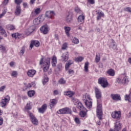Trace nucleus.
<instances>
[{
  "label": "nucleus",
  "instance_id": "obj_14",
  "mask_svg": "<svg viewBox=\"0 0 131 131\" xmlns=\"http://www.w3.org/2000/svg\"><path fill=\"white\" fill-rule=\"evenodd\" d=\"M95 95L96 98L99 100L101 98H102V94L101 93V91L98 88H95Z\"/></svg>",
  "mask_w": 131,
  "mask_h": 131
},
{
  "label": "nucleus",
  "instance_id": "obj_11",
  "mask_svg": "<svg viewBox=\"0 0 131 131\" xmlns=\"http://www.w3.org/2000/svg\"><path fill=\"white\" fill-rule=\"evenodd\" d=\"M39 41L38 40H32L30 45V50H32V48H33L34 46L37 47H39Z\"/></svg>",
  "mask_w": 131,
  "mask_h": 131
},
{
  "label": "nucleus",
  "instance_id": "obj_27",
  "mask_svg": "<svg viewBox=\"0 0 131 131\" xmlns=\"http://www.w3.org/2000/svg\"><path fill=\"white\" fill-rule=\"evenodd\" d=\"M97 15V20H100L101 19V17H104V13H103L102 11H100V10L98 11Z\"/></svg>",
  "mask_w": 131,
  "mask_h": 131
},
{
  "label": "nucleus",
  "instance_id": "obj_32",
  "mask_svg": "<svg viewBox=\"0 0 131 131\" xmlns=\"http://www.w3.org/2000/svg\"><path fill=\"white\" fill-rule=\"evenodd\" d=\"M6 28L8 30H15V29H16V28H15L14 26L12 25H8L6 26Z\"/></svg>",
  "mask_w": 131,
  "mask_h": 131
},
{
  "label": "nucleus",
  "instance_id": "obj_44",
  "mask_svg": "<svg viewBox=\"0 0 131 131\" xmlns=\"http://www.w3.org/2000/svg\"><path fill=\"white\" fill-rule=\"evenodd\" d=\"M62 63H59L58 64H57V69L58 71H61V70H62Z\"/></svg>",
  "mask_w": 131,
  "mask_h": 131
},
{
  "label": "nucleus",
  "instance_id": "obj_35",
  "mask_svg": "<svg viewBox=\"0 0 131 131\" xmlns=\"http://www.w3.org/2000/svg\"><path fill=\"white\" fill-rule=\"evenodd\" d=\"M11 36H12L13 38H14V39H17V38L19 39V38H20V35H19V33H18L12 34Z\"/></svg>",
  "mask_w": 131,
  "mask_h": 131
},
{
  "label": "nucleus",
  "instance_id": "obj_58",
  "mask_svg": "<svg viewBox=\"0 0 131 131\" xmlns=\"http://www.w3.org/2000/svg\"><path fill=\"white\" fill-rule=\"evenodd\" d=\"M88 2L91 5H94L95 4V0H88Z\"/></svg>",
  "mask_w": 131,
  "mask_h": 131
},
{
  "label": "nucleus",
  "instance_id": "obj_51",
  "mask_svg": "<svg viewBox=\"0 0 131 131\" xmlns=\"http://www.w3.org/2000/svg\"><path fill=\"white\" fill-rule=\"evenodd\" d=\"M124 10L125 12H128V13H131V8L130 7H126L124 9Z\"/></svg>",
  "mask_w": 131,
  "mask_h": 131
},
{
  "label": "nucleus",
  "instance_id": "obj_16",
  "mask_svg": "<svg viewBox=\"0 0 131 131\" xmlns=\"http://www.w3.org/2000/svg\"><path fill=\"white\" fill-rule=\"evenodd\" d=\"M36 73V71L35 70H29L27 72V75L29 77H33Z\"/></svg>",
  "mask_w": 131,
  "mask_h": 131
},
{
  "label": "nucleus",
  "instance_id": "obj_49",
  "mask_svg": "<svg viewBox=\"0 0 131 131\" xmlns=\"http://www.w3.org/2000/svg\"><path fill=\"white\" fill-rule=\"evenodd\" d=\"M34 13H35L36 15H38V14H39V13H40V8H37L35 9Z\"/></svg>",
  "mask_w": 131,
  "mask_h": 131
},
{
  "label": "nucleus",
  "instance_id": "obj_57",
  "mask_svg": "<svg viewBox=\"0 0 131 131\" xmlns=\"http://www.w3.org/2000/svg\"><path fill=\"white\" fill-rule=\"evenodd\" d=\"M59 94V91L58 90H54L53 91V95L54 96H57V95Z\"/></svg>",
  "mask_w": 131,
  "mask_h": 131
},
{
  "label": "nucleus",
  "instance_id": "obj_64",
  "mask_svg": "<svg viewBox=\"0 0 131 131\" xmlns=\"http://www.w3.org/2000/svg\"><path fill=\"white\" fill-rule=\"evenodd\" d=\"M10 66H11V67H13V66H14V62L11 61V62L10 63Z\"/></svg>",
  "mask_w": 131,
  "mask_h": 131
},
{
  "label": "nucleus",
  "instance_id": "obj_26",
  "mask_svg": "<svg viewBox=\"0 0 131 131\" xmlns=\"http://www.w3.org/2000/svg\"><path fill=\"white\" fill-rule=\"evenodd\" d=\"M106 73L110 75V76H114L115 75V72L114 70L111 69L107 71Z\"/></svg>",
  "mask_w": 131,
  "mask_h": 131
},
{
  "label": "nucleus",
  "instance_id": "obj_15",
  "mask_svg": "<svg viewBox=\"0 0 131 131\" xmlns=\"http://www.w3.org/2000/svg\"><path fill=\"white\" fill-rule=\"evenodd\" d=\"M111 97L114 101H120V95L118 94H112Z\"/></svg>",
  "mask_w": 131,
  "mask_h": 131
},
{
  "label": "nucleus",
  "instance_id": "obj_50",
  "mask_svg": "<svg viewBox=\"0 0 131 131\" xmlns=\"http://www.w3.org/2000/svg\"><path fill=\"white\" fill-rule=\"evenodd\" d=\"M74 121L77 124H80V120L78 118H75Z\"/></svg>",
  "mask_w": 131,
  "mask_h": 131
},
{
  "label": "nucleus",
  "instance_id": "obj_12",
  "mask_svg": "<svg viewBox=\"0 0 131 131\" xmlns=\"http://www.w3.org/2000/svg\"><path fill=\"white\" fill-rule=\"evenodd\" d=\"M47 109H48V105H47V104H44L40 108H38V112L43 114L45 111H47Z\"/></svg>",
  "mask_w": 131,
  "mask_h": 131
},
{
  "label": "nucleus",
  "instance_id": "obj_54",
  "mask_svg": "<svg viewBox=\"0 0 131 131\" xmlns=\"http://www.w3.org/2000/svg\"><path fill=\"white\" fill-rule=\"evenodd\" d=\"M82 26H83V24L81 23L78 26V29L79 30H82Z\"/></svg>",
  "mask_w": 131,
  "mask_h": 131
},
{
  "label": "nucleus",
  "instance_id": "obj_18",
  "mask_svg": "<svg viewBox=\"0 0 131 131\" xmlns=\"http://www.w3.org/2000/svg\"><path fill=\"white\" fill-rule=\"evenodd\" d=\"M77 108H78L80 111H85L86 109L83 106L82 103L80 102L77 103Z\"/></svg>",
  "mask_w": 131,
  "mask_h": 131
},
{
  "label": "nucleus",
  "instance_id": "obj_45",
  "mask_svg": "<svg viewBox=\"0 0 131 131\" xmlns=\"http://www.w3.org/2000/svg\"><path fill=\"white\" fill-rule=\"evenodd\" d=\"M23 2V0H14V3L17 5V6H20V4H21Z\"/></svg>",
  "mask_w": 131,
  "mask_h": 131
},
{
  "label": "nucleus",
  "instance_id": "obj_20",
  "mask_svg": "<svg viewBox=\"0 0 131 131\" xmlns=\"http://www.w3.org/2000/svg\"><path fill=\"white\" fill-rule=\"evenodd\" d=\"M84 16L83 14L80 15L77 18L79 23H84Z\"/></svg>",
  "mask_w": 131,
  "mask_h": 131
},
{
  "label": "nucleus",
  "instance_id": "obj_9",
  "mask_svg": "<svg viewBox=\"0 0 131 131\" xmlns=\"http://www.w3.org/2000/svg\"><path fill=\"white\" fill-rule=\"evenodd\" d=\"M117 82L119 83H123V84H127L128 83V81H129V80H128V78H127V76H125L123 77L122 79L118 78L117 79Z\"/></svg>",
  "mask_w": 131,
  "mask_h": 131
},
{
  "label": "nucleus",
  "instance_id": "obj_4",
  "mask_svg": "<svg viewBox=\"0 0 131 131\" xmlns=\"http://www.w3.org/2000/svg\"><path fill=\"white\" fill-rule=\"evenodd\" d=\"M102 115H103V111H102V104H98L97 107V116L99 120L102 119Z\"/></svg>",
  "mask_w": 131,
  "mask_h": 131
},
{
  "label": "nucleus",
  "instance_id": "obj_43",
  "mask_svg": "<svg viewBox=\"0 0 131 131\" xmlns=\"http://www.w3.org/2000/svg\"><path fill=\"white\" fill-rule=\"evenodd\" d=\"M75 61L76 62H81V61H82V60H83V57H81V56H79L78 57H77V58H75Z\"/></svg>",
  "mask_w": 131,
  "mask_h": 131
},
{
  "label": "nucleus",
  "instance_id": "obj_31",
  "mask_svg": "<svg viewBox=\"0 0 131 131\" xmlns=\"http://www.w3.org/2000/svg\"><path fill=\"white\" fill-rule=\"evenodd\" d=\"M64 29L65 30V32L66 33L67 35L68 36H69V35H70L69 34V31H70V30H71V28H70V27H64Z\"/></svg>",
  "mask_w": 131,
  "mask_h": 131
},
{
  "label": "nucleus",
  "instance_id": "obj_17",
  "mask_svg": "<svg viewBox=\"0 0 131 131\" xmlns=\"http://www.w3.org/2000/svg\"><path fill=\"white\" fill-rule=\"evenodd\" d=\"M121 129V123L119 122H117L115 123L114 130L115 131H119Z\"/></svg>",
  "mask_w": 131,
  "mask_h": 131
},
{
  "label": "nucleus",
  "instance_id": "obj_42",
  "mask_svg": "<svg viewBox=\"0 0 131 131\" xmlns=\"http://www.w3.org/2000/svg\"><path fill=\"white\" fill-rule=\"evenodd\" d=\"M59 83L60 84H65V83H66V80H65L63 78H61L59 81H58Z\"/></svg>",
  "mask_w": 131,
  "mask_h": 131
},
{
  "label": "nucleus",
  "instance_id": "obj_47",
  "mask_svg": "<svg viewBox=\"0 0 131 131\" xmlns=\"http://www.w3.org/2000/svg\"><path fill=\"white\" fill-rule=\"evenodd\" d=\"M25 52V48L24 47H23L20 50V51L19 52V54L21 56H23V55H24Z\"/></svg>",
  "mask_w": 131,
  "mask_h": 131
},
{
  "label": "nucleus",
  "instance_id": "obj_29",
  "mask_svg": "<svg viewBox=\"0 0 131 131\" xmlns=\"http://www.w3.org/2000/svg\"><path fill=\"white\" fill-rule=\"evenodd\" d=\"M52 65L53 67H56L57 65V57L54 56L52 59Z\"/></svg>",
  "mask_w": 131,
  "mask_h": 131
},
{
  "label": "nucleus",
  "instance_id": "obj_52",
  "mask_svg": "<svg viewBox=\"0 0 131 131\" xmlns=\"http://www.w3.org/2000/svg\"><path fill=\"white\" fill-rule=\"evenodd\" d=\"M67 49V43H64L62 45V50H66Z\"/></svg>",
  "mask_w": 131,
  "mask_h": 131
},
{
  "label": "nucleus",
  "instance_id": "obj_5",
  "mask_svg": "<svg viewBox=\"0 0 131 131\" xmlns=\"http://www.w3.org/2000/svg\"><path fill=\"white\" fill-rule=\"evenodd\" d=\"M68 59H69V54L68 52H66L61 55L60 57V61L63 63H66L68 61Z\"/></svg>",
  "mask_w": 131,
  "mask_h": 131
},
{
  "label": "nucleus",
  "instance_id": "obj_61",
  "mask_svg": "<svg viewBox=\"0 0 131 131\" xmlns=\"http://www.w3.org/2000/svg\"><path fill=\"white\" fill-rule=\"evenodd\" d=\"M4 123V119L3 118L0 119V125H2Z\"/></svg>",
  "mask_w": 131,
  "mask_h": 131
},
{
  "label": "nucleus",
  "instance_id": "obj_41",
  "mask_svg": "<svg viewBox=\"0 0 131 131\" xmlns=\"http://www.w3.org/2000/svg\"><path fill=\"white\" fill-rule=\"evenodd\" d=\"M11 75L12 77H16L18 75V73L16 71H13L11 74Z\"/></svg>",
  "mask_w": 131,
  "mask_h": 131
},
{
  "label": "nucleus",
  "instance_id": "obj_22",
  "mask_svg": "<svg viewBox=\"0 0 131 131\" xmlns=\"http://www.w3.org/2000/svg\"><path fill=\"white\" fill-rule=\"evenodd\" d=\"M66 20L67 23H70L72 21V14L70 13H68V15L66 17Z\"/></svg>",
  "mask_w": 131,
  "mask_h": 131
},
{
  "label": "nucleus",
  "instance_id": "obj_6",
  "mask_svg": "<svg viewBox=\"0 0 131 131\" xmlns=\"http://www.w3.org/2000/svg\"><path fill=\"white\" fill-rule=\"evenodd\" d=\"M58 114H71V110L69 107L61 108L57 112Z\"/></svg>",
  "mask_w": 131,
  "mask_h": 131
},
{
  "label": "nucleus",
  "instance_id": "obj_38",
  "mask_svg": "<svg viewBox=\"0 0 131 131\" xmlns=\"http://www.w3.org/2000/svg\"><path fill=\"white\" fill-rule=\"evenodd\" d=\"M100 55L98 54H96V57H95V62L96 63H99V62H100Z\"/></svg>",
  "mask_w": 131,
  "mask_h": 131
},
{
  "label": "nucleus",
  "instance_id": "obj_59",
  "mask_svg": "<svg viewBox=\"0 0 131 131\" xmlns=\"http://www.w3.org/2000/svg\"><path fill=\"white\" fill-rule=\"evenodd\" d=\"M74 73V71L73 70H69V74H73Z\"/></svg>",
  "mask_w": 131,
  "mask_h": 131
},
{
  "label": "nucleus",
  "instance_id": "obj_33",
  "mask_svg": "<svg viewBox=\"0 0 131 131\" xmlns=\"http://www.w3.org/2000/svg\"><path fill=\"white\" fill-rule=\"evenodd\" d=\"M27 94L28 96L31 98V97H33V96L35 95V92H34V91L33 90H31V91H28Z\"/></svg>",
  "mask_w": 131,
  "mask_h": 131
},
{
  "label": "nucleus",
  "instance_id": "obj_10",
  "mask_svg": "<svg viewBox=\"0 0 131 131\" xmlns=\"http://www.w3.org/2000/svg\"><path fill=\"white\" fill-rule=\"evenodd\" d=\"M9 101H10V96L7 95L4 99L1 100V106L2 107H5L7 105V102H9Z\"/></svg>",
  "mask_w": 131,
  "mask_h": 131
},
{
  "label": "nucleus",
  "instance_id": "obj_30",
  "mask_svg": "<svg viewBox=\"0 0 131 131\" xmlns=\"http://www.w3.org/2000/svg\"><path fill=\"white\" fill-rule=\"evenodd\" d=\"M0 33L2 35H4L5 37H7V33L6 32V30L0 26Z\"/></svg>",
  "mask_w": 131,
  "mask_h": 131
},
{
  "label": "nucleus",
  "instance_id": "obj_36",
  "mask_svg": "<svg viewBox=\"0 0 131 131\" xmlns=\"http://www.w3.org/2000/svg\"><path fill=\"white\" fill-rule=\"evenodd\" d=\"M34 31V28L33 27H30L27 30V33H32Z\"/></svg>",
  "mask_w": 131,
  "mask_h": 131
},
{
  "label": "nucleus",
  "instance_id": "obj_8",
  "mask_svg": "<svg viewBox=\"0 0 131 131\" xmlns=\"http://www.w3.org/2000/svg\"><path fill=\"white\" fill-rule=\"evenodd\" d=\"M40 30L43 34H48L50 30V28L48 25H45L41 27Z\"/></svg>",
  "mask_w": 131,
  "mask_h": 131
},
{
  "label": "nucleus",
  "instance_id": "obj_1",
  "mask_svg": "<svg viewBox=\"0 0 131 131\" xmlns=\"http://www.w3.org/2000/svg\"><path fill=\"white\" fill-rule=\"evenodd\" d=\"M91 96L86 93L85 95L83 96L82 101L85 103V105L88 109H91L93 107L92 102L91 101Z\"/></svg>",
  "mask_w": 131,
  "mask_h": 131
},
{
  "label": "nucleus",
  "instance_id": "obj_25",
  "mask_svg": "<svg viewBox=\"0 0 131 131\" xmlns=\"http://www.w3.org/2000/svg\"><path fill=\"white\" fill-rule=\"evenodd\" d=\"M50 107L51 108H53L56 105L57 103V100L56 99H51L50 101Z\"/></svg>",
  "mask_w": 131,
  "mask_h": 131
},
{
  "label": "nucleus",
  "instance_id": "obj_19",
  "mask_svg": "<svg viewBox=\"0 0 131 131\" xmlns=\"http://www.w3.org/2000/svg\"><path fill=\"white\" fill-rule=\"evenodd\" d=\"M112 117L113 118H120V112H115L112 114Z\"/></svg>",
  "mask_w": 131,
  "mask_h": 131
},
{
  "label": "nucleus",
  "instance_id": "obj_3",
  "mask_svg": "<svg viewBox=\"0 0 131 131\" xmlns=\"http://www.w3.org/2000/svg\"><path fill=\"white\" fill-rule=\"evenodd\" d=\"M98 82L102 88H107L108 86V81L105 78L100 77L98 79Z\"/></svg>",
  "mask_w": 131,
  "mask_h": 131
},
{
  "label": "nucleus",
  "instance_id": "obj_55",
  "mask_svg": "<svg viewBox=\"0 0 131 131\" xmlns=\"http://www.w3.org/2000/svg\"><path fill=\"white\" fill-rule=\"evenodd\" d=\"M7 13V10H5L2 14H0V18H2L3 16H4Z\"/></svg>",
  "mask_w": 131,
  "mask_h": 131
},
{
  "label": "nucleus",
  "instance_id": "obj_23",
  "mask_svg": "<svg viewBox=\"0 0 131 131\" xmlns=\"http://www.w3.org/2000/svg\"><path fill=\"white\" fill-rule=\"evenodd\" d=\"M73 63V61L71 60H69L68 61L65 65V69L66 70H68L69 69V67H70V65Z\"/></svg>",
  "mask_w": 131,
  "mask_h": 131
},
{
  "label": "nucleus",
  "instance_id": "obj_24",
  "mask_svg": "<svg viewBox=\"0 0 131 131\" xmlns=\"http://www.w3.org/2000/svg\"><path fill=\"white\" fill-rule=\"evenodd\" d=\"M74 94L75 93L72 91H66L64 92V95H65V96H68V97H69L70 98H71L72 96H74Z\"/></svg>",
  "mask_w": 131,
  "mask_h": 131
},
{
  "label": "nucleus",
  "instance_id": "obj_13",
  "mask_svg": "<svg viewBox=\"0 0 131 131\" xmlns=\"http://www.w3.org/2000/svg\"><path fill=\"white\" fill-rule=\"evenodd\" d=\"M55 12L52 11H46L45 14V17L46 18H53L55 16Z\"/></svg>",
  "mask_w": 131,
  "mask_h": 131
},
{
  "label": "nucleus",
  "instance_id": "obj_40",
  "mask_svg": "<svg viewBox=\"0 0 131 131\" xmlns=\"http://www.w3.org/2000/svg\"><path fill=\"white\" fill-rule=\"evenodd\" d=\"M73 43H75V45H77V43H79V40L77 39L76 37H74L72 40Z\"/></svg>",
  "mask_w": 131,
  "mask_h": 131
},
{
  "label": "nucleus",
  "instance_id": "obj_37",
  "mask_svg": "<svg viewBox=\"0 0 131 131\" xmlns=\"http://www.w3.org/2000/svg\"><path fill=\"white\" fill-rule=\"evenodd\" d=\"M33 23L34 25H38V24H40V20H39L38 18H35L34 20H33Z\"/></svg>",
  "mask_w": 131,
  "mask_h": 131
},
{
  "label": "nucleus",
  "instance_id": "obj_48",
  "mask_svg": "<svg viewBox=\"0 0 131 131\" xmlns=\"http://www.w3.org/2000/svg\"><path fill=\"white\" fill-rule=\"evenodd\" d=\"M48 81H49V78H48V77H45L42 81L43 84H46V83L48 82Z\"/></svg>",
  "mask_w": 131,
  "mask_h": 131
},
{
  "label": "nucleus",
  "instance_id": "obj_39",
  "mask_svg": "<svg viewBox=\"0 0 131 131\" xmlns=\"http://www.w3.org/2000/svg\"><path fill=\"white\" fill-rule=\"evenodd\" d=\"M84 71L88 72L89 71V62H86L84 64Z\"/></svg>",
  "mask_w": 131,
  "mask_h": 131
},
{
  "label": "nucleus",
  "instance_id": "obj_60",
  "mask_svg": "<svg viewBox=\"0 0 131 131\" xmlns=\"http://www.w3.org/2000/svg\"><path fill=\"white\" fill-rule=\"evenodd\" d=\"M9 3V0H4L3 4L7 5Z\"/></svg>",
  "mask_w": 131,
  "mask_h": 131
},
{
  "label": "nucleus",
  "instance_id": "obj_53",
  "mask_svg": "<svg viewBox=\"0 0 131 131\" xmlns=\"http://www.w3.org/2000/svg\"><path fill=\"white\" fill-rule=\"evenodd\" d=\"M75 11L76 12V13H80V12H81V10H80V9H79V8L78 7H76L75 8Z\"/></svg>",
  "mask_w": 131,
  "mask_h": 131
},
{
  "label": "nucleus",
  "instance_id": "obj_46",
  "mask_svg": "<svg viewBox=\"0 0 131 131\" xmlns=\"http://www.w3.org/2000/svg\"><path fill=\"white\" fill-rule=\"evenodd\" d=\"M25 109L27 110H31V106H30V103H27L26 106H25Z\"/></svg>",
  "mask_w": 131,
  "mask_h": 131
},
{
  "label": "nucleus",
  "instance_id": "obj_56",
  "mask_svg": "<svg viewBox=\"0 0 131 131\" xmlns=\"http://www.w3.org/2000/svg\"><path fill=\"white\" fill-rule=\"evenodd\" d=\"M5 89H6V85H3L0 87V92H4V91H5Z\"/></svg>",
  "mask_w": 131,
  "mask_h": 131
},
{
  "label": "nucleus",
  "instance_id": "obj_2",
  "mask_svg": "<svg viewBox=\"0 0 131 131\" xmlns=\"http://www.w3.org/2000/svg\"><path fill=\"white\" fill-rule=\"evenodd\" d=\"M50 58H48L45 61L43 62V58H41L40 60L39 64L40 65H41L43 64V66H44L43 68V70L44 72H47L49 69V67H50Z\"/></svg>",
  "mask_w": 131,
  "mask_h": 131
},
{
  "label": "nucleus",
  "instance_id": "obj_7",
  "mask_svg": "<svg viewBox=\"0 0 131 131\" xmlns=\"http://www.w3.org/2000/svg\"><path fill=\"white\" fill-rule=\"evenodd\" d=\"M28 112L31 122L34 124V125H37V124H38V120L37 119L33 116L32 113L29 112V111H28Z\"/></svg>",
  "mask_w": 131,
  "mask_h": 131
},
{
  "label": "nucleus",
  "instance_id": "obj_34",
  "mask_svg": "<svg viewBox=\"0 0 131 131\" xmlns=\"http://www.w3.org/2000/svg\"><path fill=\"white\" fill-rule=\"evenodd\" d=\"M80 116L81 117H84L86 115V112H88V110H86V108L85 111H80Z\"/></svg>",
  "mask_w": 131,
  "mask_h": 131
},
{
  "label": "nucleus",
  "instance_id": "obj_62",
  "mask_svg": "<svg viewBox=\"0 0 131 131\" xmlns=\"http://www.w3.org/2000/svg\"><path fill=\"white\" fill-rule=\"evenodd\" d=\"M0 50L2 51H5V48L2 45H0Z\"/></svg>",
  "mask_w": 131,
  "mask_h": 131
},
{
  "label": "nucleus",
  "instance_id": "obj_28",
  "mask_svg": "<svg viewBox=\"0 0 131 131\" xmlns=\"http://www.w3.org/2000/svg\"><path fill=\"white\" fill-rule=\"evenodd\" d=\"M111 47H112L113 50H116V51H117V45H116L115 41L113 40V39H112V43Z\"/></svg>",
  "mask_w": 131,
  "mask_h": 131
},
{
  "label": "nucleus",
  "instance_id": "obj_63",
  "mask_svg": "<svg viewBox=\"0 0 131 131\" xmlns=\"http://www.w3.org/2000/svg\"><path fill=\"white\" fill-rule=\"evenodd\" d=\"M36 0H30V5H33L34 4V2H35Z\"/></svg>",
  "mask_w": 131,
  "mask_h": 131
},
{
  "label": "nucleus",
  "instance_id": "obj_21",
  "mask_svg": "<svg viewBox=\"0 0 131 131\" xmlns=\"http://www.w3.org/2000/svg\"><path fill=\"white\" fill-rule=\"evenodd\" d=\"M15 13L16 16H19V15L21 14V7L20 6V5L16 6Z\"/></svg>",
  "mask_w": 131,
  "mask_h": 131
}]
</instances>
